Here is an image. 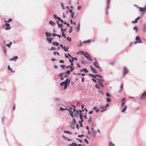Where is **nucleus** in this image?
I'll use <instances>...</instances> for the list:
<instances>
[{
	"label": "nucleus",
	"mask_w": 146,
	"mask_h": 146,
	"mask_svg": "<svg viewBox=\"0 0 146 146\" xmlns=\"http://www.w3.org/2000/svg\"><path fill=\"white\" fill-rule=\"evenodd\" d=\"M128 70L125 67H124L123 69V76H124L128 73Z\"/></svg>",
	"instance_id": "nucleus-1"
},
{
	"label": "nucleus",
	"mask_w": 146,
	"mask_h": 146,
	"mask_svg": "<svg viewBox=\"0 0 146 146\" xmlns=\"http://www.w3.org/2000/svg\"><path fill=\"white\" fill-rule=\"evenodd\" d=\"M135 40L136 41L134 42V43L135 44H136L138 43H142V41L141 40H140V37L139 36H137L136 37Z\"/></svg>",
	"instance_id": "nucleus-2"
},
{
	"label": "nucleus",
	"mask_w": 146,
	"mask_h": 146,
	"mask_svg": "<svg viewBox=\"0 0 146 146\" xmlns=\"http://www.w3.org/2000/svg\"><path fill=\"white\" fill-rule=\"evenodd\" d=\"M139 11L140 12H142L143 13L145 12L146 11V5H145L144 7H139Z\"/></svg>",
	"instance_id": "nucleus-3"
},
{
	"label": "nucleus",
	"mask_w": 146,
	"mask_h": 146,
	"mask_svg": "<svg viewBox=\"0 0 146 146\" xmlns=\"http://www.w3.org/2000/svg\"><path fill=\"white\" fill-rule=\"evenodd\" d=\"M94 66L96 68H100V65L97 62L96 60L95 62H94Z\"/></svg>",
	"instance_id": "nucleus-4"
},
{
	"label": "nucleus",
	"mask_w": 146,
	"mask_h": 146,
	"mask_svg": "<svg viewBox=\"0 0 146 146\" xmlns=\"http://www.w3.org/2000/svg\"><path fill=\"white\" fill-rule=\"evenodd\" d=\"M4 25L6 26V27L5 28V30H8L10 29L11 28V27H10L9 24L8 23H5Z\"/></svg>",
	"instance_id": "nucleus-5"
},
{
	"label": "nucleus",
	"mask_w": 146,
	"mask_h": 146,
	"mask_svg": "<svg viewBox=\"0 0 146 146\" xmlns=\"http://www.w3.org/2000/svg\"><path fill=\"white\" fill-rule=\"evenodd\" d=\"M96 79L97 80V82L98 83V84H99L102 87H103L104 86L102 84L103 83L100 80V79L96 78Z\"/></svg>",
	"instance_id": "nucleus-6"
},
{
	"label": "nucleus",
	"mask_w": 146,
	"mask_h": 146,
	"mask_svg": "<svg viewBox=\"0 0 146 146\" xmlns=\"http://www.w3.org/2000/svg\"><path fill=\"white\" fill-rule=\"evenodd\" d=\"M90 67L92 71L94 73L96 74L97 73V71H96V69L94 68L93 67L91 66H90Z\"/></svg>",
	"instance_id": "nucleus-7"
},
{
	"label": "nucleus",
	"mask_w": 146,
	"mask_h": 146,
	"mask_svg": "<svg viewBox=\"0 0 146 146\" xmlns=\"http://www.w3.org/2000/svg\"><path fill=\"white\" fill-rule=\"evenodd\" d=\"M92 136L95 138L96 136V131L95 130H93L92 131Z\"/></svg>",
	"instance_id": "nucleus-8"
},
{
	"label": "nucleus",
	"mask_w": 146,
	"mask_h": 146,
	"mask_svg": "<svg viewBox=\"0 0 146 146\" xmlns=\"http://www.w3.org/2000/svg\"><path fill=\"white\" fill-rule=\"evenodd\" d=\"M18 57L17 56H13L12 58L9 59V60L12 61L14 60L15 61L18 59Z\"/></svg>",
	"instance_id": "nucleus-9"
},
{
	"label": "nucleus",
	"mask_w": 146,
	"mask_h": 146,
	"mask_svg": "<svg viewBox=\"0 0 146 146\" xmlns=\"http://www.w3.org/2000/svg\"><path fill=\"white\" fill-rule=\"evenodd\" d=\"M73 112L74 113V115L75 116H76L77 114H78L79 113V111L76 110L74 109V108H73Z\"/></svg>",
	"instance_id": "nucleus-10"
},
{
	"label": "nucleus",
	"mask_w": 146,
	"mask_h": 146,
	"mask_svg": "<svg viewBox=\"0 0 146 146\" xmlns=\"http://www.w3.org/2000/svg\"><path fill=\"white\" fill-rule=\"evenodd\" d=\"M146 96V91L144 92L141 96L140 98L142 99Z\"/></svg>",
	"instance_id": "nucleus-11"
},
{
	"label": "nucleus",
	"mask_w": 146,
	"mask_h": 146,
	"mask_svg": "<svg viewBox=\"0 0 146 146\" xmlns=\"http://www.w3.org/2000/svg\"><path fill=\"white\" fill-rule=\"evenodd\" d=\"M142 31L143 32L146 31V25L144 24L142 28Z\"/></svg>",
	"instance_id": "nucleus-12"
},
{
	"label": "nucleus",
	"mask_w": 146,
	"mask_h": 146,
	"mask_svg": "<svg viewBox=\"0 0 146 146\" xmlns=\"http://www.w3.org/2000/svg\"><path fill=\"white\" fill-rule=\"evenodd\" d=\"M142 31L143 32L146 31V25L144 24L142 28Z\"/></svg>",
	"instance_id": "nucleus-13"
},
{
	"label": "nucleus",
	"mask_w": 146,
	"mask_h": 146,
	"mask_svg": "<svg viewBox=\"0 0 146 146\" xmlns=\"http://www.w3.org/2000/svg\"><path fill=\"white\" fill-rule=\"evenodd\" d=\"M100 108L102 109H103V110L100 111L101 112H103V111L105 110L106 109V107L105 106H100Z\"/></svg>",
	"instance_id": "nucleus-14"
},
{
	"label": "nucleus",
	"mask_w": 146,
	"mask_h": 146,
	"mask_svg": "<svg viewBox=\"0 0 146 146\" xmlns=\"http://www.w3.org/2000/svg\"><path fill=\"white\" fill-rule=\"evenodd\" d=\"M140 18V17H137L135 19V20L132 21V23H135L137 22V21Z\"/></svg>",
	"instance_id": "nucleus-15"
},
{
	"label": "nucleus",
	"mask_w": 146,
	"mask_h": 146,
	"mask_svg": "<svg viewBox=\"0 0 146 146\" xmlns=\"http://www.w3.org/2000/svg\"><path fill=\"white\" fill-rule=\"evenodd\" d=\"M109 5H107V4L106 6V10H105V12H106V15H107L108 14V11H107V10L109 9Z\"/></svg>",
	"instance_id": "nucleus-16"
},
{
	"label": "nucleus",
	"mask_w": 146,
	"mask_h": 146,
	"mask_svg": "<svg viewBox=\"0 0 146 146\" xmlns=\"http://www.w3.org/2000/svg\"><path fill=\"white\" fill-rule=\"evenodd\" d=\"M45 35L47 37H50L52 36V34L47 32L45 33Z\"/></svg>",
	"instance_id": "nucleus-17"
},
{
	"label": "nucleus",
	"mask_w": 146,
	"mask_h": 146,
	"mask_svg": "<svg viewBox=\"0 0 146 146\" xmlns=\"http://www.w3.org/2000/svg\"><path fill=\"white\" fill-rule=\"evenodd\" d=\"M77 144L75 143H72L71 144H68L69 146H77Z\"/></svg>",
	"instance_id": "nucleus-18"
},
{
	"label": "nucleus",
	"mask_w": 146,
	"mask_h": 146,
	"mask_svg": "<svg viewBox=\"0 0 146 146\" xmlns=\"http://www.w3.org/2000/svg\"><path fill=\"white\" fill-rule=\"evenodd\" d=\"M52 38H46V40L48 41V42L50 43L52 40Z\"/></svg>",
	"instance_id": "nucleus-19"
},
{
	"label": "nucleus",
	"mask_w": 146,
	"mask_h": 146,
	"mask_svg": "<svg viewBox=\"0 0 146 146\" xmlns=\"http://www.w3.org/2000/svg\"><path fill=\"white\" fill-rule=\"evenodd\" d=\"M49 24L52 26H54L55 25V23L51 20L49 21Z\"/></svg>",
	"instance_id": "nucleus-20"
},
{
	"label": "nucleus",
	"mask_w": 146,
	"mask_h": 146,
	"mask_svg": "<svg viewBox=\"0 0 146 146\" xmlns=\"http://www.w3.org/2000/svg\"><path fill=\"white\" fill-rule=\"evenodd\" d=\"M80 71L81 72H83V71H84L85 73L88 72V70L85 68H83L82 70H80Z\"/></svg>",
	"instance_id": "nucleus-21"
},
{
	"label": "nucleus",
	"mask_w": 146,
	"mask_h": 146,
	"mask_svg": "<svg viewBox=\"0 0 146 146\" xmlns=\"http://www.w3.org/2000/svg\"><path fill=\"white\" fill-rule=\"evenodd\" d=\"M127 108V106H125L124 108L121 111V112H124L125 110H126Z\"/></svg>",
	"instance_id": "nucleus-22"
},
{
	"label": "nucleus",
	"mask_w": 146,
	"mask_h": 146,
	"mask_svg": "<svg viewBox=\"0 0 146 146\" xmlns=\"http://www.w3.org/2000/svg\"><path fill=\"white\" fill-rule=\"evenodd\" d=\"M69 112L70 113V115L72 116V117H74L73 115V111H72L69 110Z\"/></svg>",
	"instance_id": "nucleus-23"
},
{
	"label": "nucleus",
	"mask_w": 146,
	"mask_h": 146,
	"mask_svg": "<svg viewBox=\"0 0 146 146\" xmlns=\"http://www.w3.org/2000/svg\"><path fill=\"white\" fill-rule=\"evenodd\" d=\"M64 82H65V84H68H68H70V79H66V81H64Z\"/></svg>",
	"instance_id": "nucleus-24"
},
{
	"label": "nucleus",
	"mask_w": 146,
	"mask_h": 146,
	"mask_svg": "<svg viewBox=\"0 0 146 146\" xmlns=\"http://www.w3.org/2000/svg\"><path fill=\"white\" fill-rule=\"evenodd\" d=\"M63 132L65 133H67L70 135H71L72 134V133L71 132L68 131H64Z\"/></svg>",
	"instance_id": "nucleus-25"
},
{
	"label": "nucleus",
	"mask_w": 146,
	"mask_h": 146,
	"mask_svg": "<svg viewBox=\"0 0 146 146\" xmlns=\"http://www.w3.org/2000/svg\"><path fill=\"white\" fill-rule=\"evenodd\" d=\"M108 145L109 146H115L114 144L111 141L109 142Z\"/></svg>",
	"instance_id": "nucleus-26"
},
{
	"label": "nucleus",
	"mask_w": 146,
	"mask_h": 146,
	"mask_svg": "<svg viewBox=\"0 0 146 146\" xmlns=\"http://www.w3.org/2000/svg\"><path fill=\"white\" fill-rule=\"evenodd\" d=\"M73 27L72 26L70 27L69 28V32L71 33L73 31Z\"/></svg>",
	"instance_id": "nucleus-27"
},
{
	"label": "nucleus",
	"mask_w": 146,
	"mask_h": 146,
	"mask_svg": "<svg viewBox=\"0 0 146 146\" xmlns=\"http://www.w3.org/2000/svg\"><path fill=\"white\" fill-rule=\"evenodd\" d=\"M85 54H84V56L86 58V57L87 56H90V54L88 53L87 52H85Z\"/></svg>",
	"instance_id": "nucleus-28"
},
{
	"label": "nucleus",
	"mask_w": 146,
	"mask_h": 146,
	"mask_svg": "<svg viewBox=\"0 0 146 146\" xmlns=\"http://www.w3.org/2000/svg\"><path fill=\"white\" fill-rule=\"evenodd\" d=\"M100 85L98 84H96L95 85V87L97 88H100Z\"/></svg>",
	"instance_id": "nucleus-29"
},
{
	"label": "nucleus",
	"mask_w": 146,
	"mask_h": 146,
	"mask_svg": "<svg viewBox=\"0 0 146 146\" xmlns=\"http://www.w3.org/2000/svg\"><path fill=\"white\" fill-rule=\"evenodd\" d=\"M52 44L53 45H55V44H56V46H58L59 45L58 43L57 42H53L52 43Z\"/></svg>",
	"instance_id": "nucleus-30"
},
{
	"label": "nucleus",
	"mask_w": 146,
	"mask_h": 146,
	"mask_svg": "<svg viewBox=\"0 0 146 146\" xmlns=\"http://www.w3.org/2000/svg\"><path fill=\"white\" fill-rule=\"evenodd\" d=\"M91 42V41L90 40H87L85 41H84L83 42V43H88L90 42Z\"/></svg>",
	"instance_id": "nucleus-31"
},
{
	"label": "nucleus",
	"mask_w": 146,
	"mask_h": 146,
	"mask_svg": "<svg viewBox=\"0 0 146 146\" xmlns=\"http://www.w3.org/2000/svg\"><path fill=\"white\" fill-rule=\"evenodd\" d=\"M87 59L89 60L92 61V60L91 57L90 56L86 57Z\"/></svg>",
	"instance_id": "nucleus-32"
},
{
	"label": "nucleus",
	"mask_w": 146,
	"mask_h": 146,
	"mask_svg": "<svg viewBox=\"0 0 146 146\" xmlns=\"http://www.w3.org/2000/svg\"><path fill=\"white\" fill-rule=\"evenodd\" d=\"M66 39L69 42H70L71 40V37H69V36H68L66 38Z\"/></svg>",
	"instance_id": "nucleus-33"
},
{
	"label": "nucleus",
	"mask_w": 146,
	"mask_h": 146,
	"mask_svg": "<svg viewBox=\"0 0 146 146\" xmlns=\"http://www.w3.org/2000/svg\"><path fill=\"white\" fill-rule=\"evenodd\" d=\"M76 122L75 119L74 118L73 119V121L71 122L72 124H75Z\"/></svg>",
	"instance_id": "nucleus-34"
},
{
	"label": "nucleus",
	"mask_w": 146,
	"mask_h": 146,
	"mask_svg": "<svg viewBox=\"0 0 146 146\" xmlns=\"http://www.w3.org/2000/svg\"><path fill=\"white\" fill-rule=\"evenodd\" d=\"M7 68L8 70H10L12 72H14V71H13L12 70V69L10 67V66H7Z\"/></svg>",
	"instance_id": "nucleus-35"
},
{
	"label": "nucleus",
	"mask_w": 146,
	"mask_h": 146,
	"mask_svg": "<svg viewBox=\"0 0 146 146\" xmlns=\"http://www.w3.org/2000/svg\"><path fill=\"white\" fill-rule=\"evenodd\" d=\"M76 29L77 30V31H79L80 29L79 24H78V26L76 27Z\"/></svg>",
	"instance_id": "nucleus-36"
},
{
	"label": "nucleus",
	"mask_w": 146,
	"mask_h": 146,
	"mask_svg": "<svg viewBox=\"0 0 146 146\" xmlns=\"http://www.w3.org/2000/svg\"><path fill=\"white\" fill-rule=\"evenodd\" d=\"M65 84V82L64 81H63L62 82L60 83V85L61 86H62L64 85Z\"/></svg>",
	"instance_id": "nucleus-37"
},
{
	"label": "nucleus",
	"mask_w": 146,
	"mask_h": 146,
	"mask_svg": "<svg viewBox=\"0 0 146 146\" xmlns=\"http://www.w3.org/2000/svg\"><path fill=\"white\" fill-rule=\"evenodd\" d=\"M74 124H72L70 125V127L73 129H74L75 128V126H74Z\"/></svg>",
	"instance_id": "nucleus-38"
},
{
	"label": "nucleus",
	"mask_w": 146,
	"mask_h": 146,
	"mask_svg": "<svg viewBox=\"0 0 146 146\" xmlns=\"http://www.w3.org/2000/svg\"><path fill=\"white\" fill-rule=\"evenodd\" d=\"M3 52L5 53V54H6V50L5 48L4 47H3Z\"/></svg>",
	"instance_id": "nucleus-39"
},
{
	"label": "nucleus",
	"mask_w": 146,
	"mask_h": 146,
	"mask_svg": "<svg viewBox=\"0 0 146 146\" xmlns=\"http://www.w3.org/2000/svg\"><path fill=\"white\" fill-rule=\"evenodd\" d=\"M92 121V119H91V117H90L88 118V123H90V122H91Z\"/></svg>",
	"instance_id": "nucleus-40"
},
{
	"label": "nucleus",
	"mask_w": 146,
	"mask_h": 146,
	"mask_svg": "<svg viewBox=\"0 0 146 146\" xmlns=\"http://www.w3.org/2000/svg\"><path fill=\"white\" fill-rule=\"evenodd\" d=\"M12 21V19L11 18H9L7 21H4L5 22H11Z\"/></svg>",
	"instance_id": "nucleus-41"
},
{
	"label": "nucleus",
	"mask_w": 146,
	"mask_h": 146,
	"mask_svg": "<svg viewBox=\"0 0 146 146\" xmlns=\"http://www.w3.org/2000/svg\"><path fill=\"white\" fill-rule=\"evenodd\" d=\"M74 12H73L71 14V18H73L74 15Z\"/></svg>",
	"instance_id": "nucleus-42"
},
{
	"label": "nucleus",
	"mask_w": 146,
	"mask_h": 146,
	"mask_svg": "<svg viewBox=\"0 0 146 146\" xmlns=\"http://www.w3.org/2000/svg\"><path fill=\"white\" fill-rule=\"evenodd\" d=\"M68 47H67L66 48L64 47V50L65 51H68Z\"/></svg>",
	"instance_id": "nucleus-43"
},
{
	"label": "nucleus",
	"mask_w": 146,
	"mask_h": 146,
	"mask_svg": "<svg viewBox=\"0 0 146 146\" xmlns=\"http://www.w3.org/2000/svg\"><path fill=\"white\" fill-rule=\"evenodd\" d=\"M89 75L91 76V77H93V78H96V76H94V75L93 74H89Z\"/></svg>",
	"instance_id": "nucleus-44"
},
{
	"label": "nucleus",
	"mask_w": 146,
	"mask_h": 146,
	"mask_svg": "<svg viewBox=\"0 0 146 146\" xmlns=\"http://www.w3.org/2000/svg\"><path fill=\"white\" fill-rule=\"evenodd\" d=\"M134 30H135L136 31H138V28L137 27H134L133 28Z\"/></svg>",
	"instance_id": "nucleus-45"
},
{
	"label": "nucleus",
	"mask_w": 146,
	"mask_h": 146,
	"mask_svg": "<svg viewBox=\"0 0 146 146\" xmlns=\"http://www.w3.org/2000/svg\"><path fill=\"white\" fill-rule=\"evenodd\" d=\"M106 101L108 102H110L111 101V100L110 99V98H107V99H106Z\"/></svg>",
	"instance_id": "nucleus-46"
},
{
	"label": "nucleus",
	"mask_w": 146,
	"mask_h": 146,
	"mask_svg": "<svg viewBox=\"0 0 146 146\" xmlns=\"http://www.w3.org/2000/svg\"><path fill=\"white\" fill-rule=\"evenodd\" d=\"M65 73L69 74H70V71L68 70L67 71L65 72Z\"/></svg>",
	"instance_id": "nucleus-47"
},
{
	"label": "nucleus",
	"mask_w": 146,
	"mask_h": 146,
	"mask_svg": "<svg viewBox=\"0 0 146 146\" xmlns=\"http://www.w3.org/2000/svg\"><path fill=\"white\" fill-rule=\"evenodd\" d=\"M11 42H10V43L7 44L6 45V46H7L8 47H10L11 46Z\"/></svg>",
	"instance_id": "nucleus-48"
},
{
	"label": "nucleus",
	"mask_w": 146,
	"mask_h": 146,
	"mask_svg": "<svg viewBox=\"0 0 146 146\" xmlns=\"http://www.w3.org/2000/svg\"><path fill=\"white\" fill-rule=\"evenodd\" d=\"M55 48L53 47H51V48L50 49H49L48 50H55Z\"/></svg>",
	"instance_id": "nucleus-49"
},
{
	"label": "nucleus",
	"mask_w": 146,
	"mask_h": 146,
	"mask_svg": "<svg viewBox=\"0 0 146 146\" xmlns=\"http://www.w3.org/2000/svg\"><path fill=\"white\" fill-rule=\"evenodd\" d=\"M62 137L65 140H67L68 138L65 136H64V135H62Z\"/></svg>",
	"instance_id": "nucleus-50"
},
{
	"label": "nucleus",
	"mask_w": 146,
	"mask_h": 146,
	"mask_svg": "<svg viewBox=\"0 0 146 146\" xmlns=\"http://www.w3.org/2000/svg\"><path fill=\"white\" fill-rule=\"evenodd\" d=\"M106 95L108 97H110L111 96V95L108 92H106Z\"/></svg>",
	"instance_id": "nucleus-51"
},
{
	"label": "nucleus",
	"mask_w": 146,
	"mask_h": 146,
	"mask_svg": "<svg viewBox=\"0 0 146 146\" xmlns=\"http://www.w3.org/2000/svg\"><path fill=\"white\" fill-rule=\"evenodd\" d=\"M125 101H123V102H122V103L121 104V106H124L125 105Z\"/></svg>",
	"instance_id": "nucleus-52"
},
{
	"label": "nucleus",
	"mask_w": 146,
	"mask_h": 146,
	"mask_svg": "<svg viewBox=\"0 0 146 146\" xmlns=\"http://www.w3.org/2000/svg\"><path fill=\"white\" fill-rule=\"evenodd\" d=\"M80 103V102L79 101H77V106H79V104Z\"/></svg>",
	"instance_id": "nucleus-53"
},
{
	"label": "nucleus",
	"mask_w": 146,
	"mask_h": 146,
	"mask_svg": "<svg viewBox=\"0 0 146 146\" xmlns=\"http://www.w3.org/2000/svg\"><path fill=\"white\" fill-rule=\"evenodd\" d=\"M60 46H61V47L63 49L64 48V47H65V46H63L62 44H60Z\"/></svg>",
	"instance_id": "nucleus-54"
},
{
	"label": "nucleus",
	"mask_w": 146,
	"mask_h": 146,
	"mask_svg": "<svg viewBox=\"0 0 146 146\" xmlns=\"http://www.w3.org/2000/svg\"><path fill=\"white\" fill-rule=\"evenodd\" d=\"M60 110L61 111H63L64 110H65V109H64V108H62L61 107H60Z\"/></svg>",
	"instance_id": "nucleus-55"
},
{
	"label": "nucleus",
	"mask_w": 146,
	"mask_h": 146,
	"mask_svg": "<svg viewBox=\"0 0 146 146\" xmlns=\"http://www.w3.org/2000/svg\"><path fill=\"white\" fill-rule=\"evenodd\" d=\"M66 30V29H63L62 28V27H61V31L62 32V33H64V31H65Z\"/></svg>",
	"instance_id": "nucleus-56"
},
{
	"label": "nucleus",
	"mask_w": 146,
	"mask_h": 146,
	"mask_svg": "<svg viewBox=\"0 0 146 146\" xmlns=\"http://www.w3.org/2000/svg\"><path fill=\"white\" fill-rule=\"evenodd\" d=\"M84 141L87 144H88L89 143V142H88V140L86 139H84Z\"/></svg>",
	"instance_id": "nucleus-57"
},
{
	"label": "nucleus",
	"mask_w": 146,
	"mask_h": 146,
	"mask_svg": "<svg viewBox=\"0 0 146 146\" xmlns=\"http://www.w3.org/2000/svg\"><path fill=\"white\" fill-rule=\"evenodd\" d=\"M70 71L71 72H72L74 69V68L71 66H70Z\"/></svg>",
	"instance_id": "nucleus-58"
},
{
	"label": "nucleus",
	"mask_w": 146,
	"mask_h": 146,
	"mask_svg": "<svg viewBox=\"0 0 146 146\" xmlns=\"http://www.w3.org/2000/svg\"><path fill=\"white\" fill-rule=\"evenodd\" d=\"M62 35L63 37H64V38H66V35L64 33H62Z\"/></svg>",
	"instance_id": "nucleus-59"
},
{
	"label": "nucleus",
	"mask_w": 146,
	"mask_h": 146,
	"mask_svg": "<svg viewBox=\"0 0 146 146\" xmlns=\"http://www.w3.org/2000/svg\"><path fill=\"white\" fill-rule=\"evenodd\" d=\"M76 128L78 129H79V125H78V123H76Z\"/></svg>",
	"instance_id": "nucleus-60"
},
{
	"label": "nucleus",
	"mask_w": 146,
	"mask_h": 146,
	"mask_svg": "<svg viewBox=\"0 0 146 146\" xmlns=\"http://www.w3.org/2000/svg\"><path fill=\"white\" fill-rule=\"evenodd\" d=\"M69 61L71 63L73 62H74V60L73 59L72 60H71L69 58Z\"/></svg>",
	"instance_id": "nucleus-61"
},
{
	"label": "nucleus",
	"mask_w": 146,
	"mask_h": 146,
	"mask_svg": "<svg viewBox=\"0 0 146 146\" xmlns=\"http://www.w3.org/2000/svg\"><path fill=\"white\" fill-rule=\"evenodd\" d=\"M92 81L94 82L95 83H97V82L96 81V80L95 79L93 78H92Z\"/></svg>",
	"instance_id": "nucleus-62"
},
{
	"label": "nucleus",
	"mask_w": 146,
	"mask_h": 146,
	"mask_svg": "<svg viewBox=\"0 0 146 146\" xmlns=\"http://www.w3.org/2000/svg\"><path fill=\"white\" fill-rule=\"evenodd\" d=\"M67 84H64V89H66L67 88Z\"/></svg>",
	"instance_id": "nucleus-63"
},
{
	"label": "nucleus",
	"mask_w": 146,
	"mask_h": 146,
	"mask_svg": "<svg viewBox=\"0 0 146 146\" xmlns=\"http://www.w3.org/2000/svg\"><path fill=\"white\" fill-rule=\"evenodd\" d=\"M60 66L62 68V69H63V68L65 67L64 65H60Z\"/></svg>",
	"instance_id": "nucleus-64"
}]
</instances>
